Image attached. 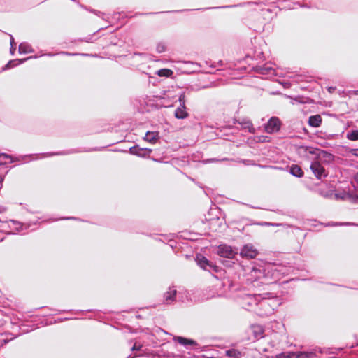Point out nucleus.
Wrapping results in <instances>:
<instances>
[{"mask_svg":"<svg viewBox=\"0 0 358 358\" xmlns=\"http://www.w3.org/2000/svg\"><path fill=\"white\" fill-rule=\"evenodd\" d=\"M275 301H276V298L273 294L270 292L262 294L258 306L254 309V312L262 317L271 315L278 304L275 303Z\"/></svg>","mask_w":358,"mask_h":358,"instance_id":"f257e3e1","label":"nucleus"},{"mask_svg":"<svg viewBox=\"0 0 358 358\" xmlns=\"http://www.w3.org/2000/svg\"><path fill=\"white\" fill-rule=\"evenodd\" d=\"M261 296L262 294H245L242 298L241 304L244 308L254 311L258 306Z\"/></svg>","mask_w":358,"mask_h":358,"instance_id":"f03ea898","label":"nucleus"},{"mask_svg":"<svg viewBox=\"0 0 358 358\" xmlns=\"http://www.w3.org/2000/svg\"><path fill=\"white\" fill-rule=\"evenodd\" d=\"M318 350L320 353H323V351L321 348H318L317 349H314L310 352H289L288 354L282 353L280 355V358H315L316 357V351Z\"/></svg>","mask_w":358,"mask_h":358,"instance_id":"7ed1b4c3","label":"nucleus"},{"mask_svg":"<svg viewBox=\"0 0 358 358\" xmlns=\"http://www.w3.org/2000/svg\"><path fill=\"white\" fill-rule=\"evenodd\" d=\"M217 254L224 258L233 259L238 254V249L227 244H221L217 248Z\"/></svg>","mask_w":358,"mask_h":358,"instance_id":"20e7f679","label":"nucleus"},{"mask_svg":"<svg viewBox=\"0 0 358 358\" xmlns=\"http://www.w3.org/2000/svg\"><path fill=\"white\" fill-rule=\"evenodd\" d=\"M178 101L180 102V106L175 110V117L177 119H185L188 116V113L185 110V95L184 92L180 95Z\"/></svg>","mask_w":358,"mask_h":358,"instance_id":"39448f33","label":"nucleus"},{"mask_svg":"<svg viewBox=\"0 0 358 358\" xmlns=\"http://www.w3.org/2000/svg\"><path fill=\"white\" fill-rule=\"evenodd\" d=\"M310 169L315 175V176L321 180L327 176V173L324 166L318 162H314L310 164Z\"/></svg>","mask_w":358,"mask_h":358,"instance_id":"423d86ee","label":"nucleus"},{"mask_svg":"<svg viewBox=\"0 0 358 358\" xmlns=\"http://www.w3.org/2000/svg\"><path fill=\"white\" fill-rule=\"evenodd\" d=\"M240 255L244 258L253 259L258 255V251L252 244L248 243L242 248Z\"/></svg>","mask_w":358,"mask_h":358,"instance_id":"0eeeda50","label":"nucleus"},{"mask_svg":"<svg viewBox=\"0 0 358 358\" xmlns=\"http://www.w3.org/2000/svg\"><path fill=\"white\" fill-rule=\"evenodd\" d=\"M280 128V120L276 117H272L265 126V130L268 134L278 131Z\"/></svg>","mask_w":358,"mask_h":358,"instance_id":"6e6552de","label":"nucleus"},{"mask_svg":"<svg viewBox=\"0 0 358 358\" xmlns=\"http://www.w3.org/2000/svg\"><path fill=\"white\" fill-rule=\"evenodd\" d=\"M248 280H251L252 282H255L264 277V270L262 269L261 266H254L251 268L248 273Z\"/></svg>","mask_w":358,"mask_h":358,"instance_id":"1a4fd4ad","label":"nucleus"},{"mask_svg":"<svg viewBox=\"0 0 358 358\" xmlns=\"http://www.w3.org/2000/svg\"><path fill=\"white\" fill-rule=\"evenodd\" d=\"M129 152L134 155L145 157L152 152V149L143 148L138 147V145H135L129 148Z\"/></svg>","mask_w":358,"mask_h":358,"instance_id":"9d476101","label":"nucleus"},{"mask_svg":"<svg viewBox=\"0 0 358 358\" xmlns=\"http://www.w3.org/2000/svg\"><path fill=\"white\" fill-rule=\"evenodd\" d=\"M35 155H22L17 157H13L12 155H10L6 153H0V158L3 157L4 159H10V162H21L22 160H25L27 158H31V159H38V157L34 158V156Z\"/></svg>","mask_w":358,"mask_h":358,"instance_id":"9b49d317","label":"nucleus"},{"mask_svg":"<svg viewBox=\"0 0 358 358\" xmlns=\"http://www.w3.org/2000/svg\"><path fill=\"white\" fill-rule=\"evenodd\" d=\"M177 291L175 289L169 288L164 295V303L166 304H171L175 301Z\"/></svg>","mask_w":358,"mask_h":358,"instance_id":"f8f14e48","label":"nucleus"},{"mask_svg":"<svg viewBox=\"0 0 358 358\" xmlns=\"http://www.w3.org/2000/svg\"><path fill=\"white\" fill-rule=\"evenodd\" d=\"M251 331L255 339H259L264 337V329L261 325L254 324L251 326Z\"/></svg>","mask_w":358,"mask_h":358,"instance_id":"ddd939ff","label":"nucleus"},{"mask_svg":"<svg viewBox=\"0 0 358 358\" xmlns=\"http://www.w3.org/2000/svg\"><path fill=\"white\" fill-rule=\"evenodd\" d=\"M8 224L9 227L13 231V234L22 231L24 226V224L14 220H10L8 222Z\"/></svg>","mask_w":358,"mask_h":358,"instance_id":"4468645a","label":"nucleus"},{"mask_svg":"<svg viewBox=\"0 0 358 358\" xmlns=\"http://www.w3.org/2000/svg\"><path fill=\"white\" fill-rule=\"evenodd\" d=\"M36 57H37L36 56H34V57H27L24 59H21L10 60L7 63V64L5 65V66L3 68V70H7V69H11L20 64L24 63V62H26L27 60H28L29 59L36 58Z\"/></svg>","mask_w":358,"mask_h":358,"instance_id":"2eb2a0df","label":"nucleus"},{"mask_svg":"<svg viewBox=\"0 0 358 358\" xmlns=\"http://www.w3.org/2000/svg\"><path fill=\"white\" fill-rule=\"evenodd\" d=\"M175 341H176L178 343H180L182 345H184L187 347V345H197V343L192 340V339H188L182 336H177L174 338Z\"/></svg>","mask_w":358,"mask_h":358,"instance_id":"dca6fc26","label":"nucleus"},{"mask_svg":"<svg viewBox=\"0 0 358 358\" xmlns=\"http://www.w3.org/2000/svg\"><path fill=\"white\" fill-rule=\"evenodd\" d=\"M18 51L20 54H27L34 52L31 45L27 42L21 43L19 45Z\"/></svg>","mask_w":358,"mask_h":358,"instance_id":"f3484780","label":"nucleus"},{"mask_svg":"<svg viewBox=\"0 0 358 358\" xmlns=\"http://www.w3.org/2000/svg\"><path fill=\"white\" fill-rule=\"evenodd\" d=\"M322 123V117L320 115H312L308 119V124L313 127H318Z\"/></svg>","mask_w":358,"mask_h":358,"instance_id":"a211bd4d","label":"nucleus"},{"mask_svg":"<svg viewBox=\"0 0 358 358\" xmlns=\"http://www.w3.org/2000/svg\"><path fill=\"white\" fill-rule=\"evenodd\" d=\"M159 138V133L157 131H148L145 134L144 139L151 143H155Z\"/></svg>","mask_w":358,"mask_h":358,"instance_id":"6ab92c4d","label":"nucleus"},{"mask_svg":"<svg viewBox=\"0 0 358 358\" xmlns=\"http://www.w3.org/2000/svg\"><path fill=\"white\" fill-rule=\"evenodd\" d=\"M289 173L292 176L297 177V178H301L303 176V171L301 169V168L299 166L296 165V164L292 165L290 167Z\"/></svg>","mask_w":358,"mask_h":358,"instance_id":"aec40b11","label":"nucleus"},{"mask_svg":"<svg viewBox=\"0 0 358 358\" xmlns=\"http://www.w3.org/2000/svg\"><path fill=\"white\" fill-rule=\"evenodd\" d=\"M196 261L197 264L203 269H206V265H208V259L201 255H197Z\"/></svg>","mask_w":358,"mask_h":358,"instance_id":"412c9836","label":"nucleus"},{"mask_svg":"<svg viewBox=\"0 0 358 358\" xmlns=\"http://www.w3.org/2000/svg\"><path fill=\"white\" fill-rule=\"evenodd\" d=\"M256 71L257 73H259L260 74L266 75V74L271 73V72L273 71V69L271 66L264 65V66H257Z\"/></svg>","mask_w":358,"mask_h":358,"instance_id":"4be33fe9","label":"nucleus"},{"mask_svg":"<svg viewBox=\"0 0 358 358\" xmlns=\"http://www.w3.org/2000/svg\"><path fill=\"white\" fill-rule=\"evenodd\" d=\"M73 152H74L72 150L66 151V152H48V153L41 154V157H52V156H55V155H69V154H71Z\"/></svg>","mask_w":358,"mask_h":358,"instance_id":"5701e85b","label":"nucleus"},{"mask_svg":"<svg viewBox=\"0 0 358 358\" xmlns=\"http://www.w3.org/2000/svg\"><path fill=\"white\" fill-rule=\"evenodd\" d=\"M173 71L168 69H162L157 71V74L160 77H169Z\"/></svg>","mask_w":358,"mask_h":358,"instance_id":"b1692460","label":"nucleus"},{"mask_svg":"<svg viewBox=\"0 0 358 358\" xmlns=\"http://www.w3.org/2000/svg\"><path fill=\"white\" fill-rule=\"evenodd\" d=\"M347 138L350 141L358 140V130H352L347 134Z\"/></svg>","mask_w":358,"mask_h":358,"instance_id":"393cba45","label":"nucleus"},{"mask_svg":"<svg viewBox=\"0 0 358 358\" xmlns=\"http://www.w3.org/2000/svg\"><path fill=\"white\" fill-rule=\"evenodd\" d=\"M166 50V45L164 42H159L157 44L156 51L158 53L164 52Z\"/></svg>","mask_w":358,"mask_h":358,"instance_id":"a878e982","label":"nucleus"},{"mask_svg":"<svg viewBox=\"0 0 358 358\" xmlns=\"http://www.w3.org/2000/svg\"><path fill=\"white\" fill-rule=\"evenodd\" d=\"M218 266H217L216 265L213 264V262L208 261V265H206V268L205 270L206 271H215V272H217L218 271Z\"/></svg>","mask_w":358,"mask_h":358,"instance_id":"bb28decb","label":"nucleus"},{"mask_svg":"<svg viewBox=\"0 0 358 358\" xmlns=\"http://www.w3.org/2000/svg\"><path fill=\"white\" fill-rule=\"evenodd\" d=\"M255 224L259 225V226H264V227H268V226H279L281 225V224H275L272 222H256Z\"/></svg>","mask_w":358,"mask_h":358,"instance_id":"cd10ccee","label":"nucleus"},{"mask_svg":"<svg viewBox=\"0 0 358 358\" xmlns=\"http://www.w3.org/2000/svg\"><path fill=\"white\" fill-rule=\"evenodd\" d=\"M59 55H72V56H74V55H78L79 54L78 53H70V52H60L58 53ZM81 55L83 56H89L90 55L89 54H80Z\"/></svg>","mask_w":358,"mask_h":358,"instance_id":"c85d7f7f","label":"nucleus"},{"mask_svg":"<svg viewBox=\"0 0 358 358\" xmlns=\"http://www.w3.org/2000/svg\"><path fill=\"white\" fill-rule=\"evenodd\" d=\"M141 348H142V345H138L137 344V343H135L134 345L132 346L131 348V350L132 351H135V350H141Z\"/></svg>","mask_w":358,"mask_h":358,"instance_id":"c756f323","label":"nucleus"},{"mask_svg":"<svg viewBox=\"0 0 358 358\" xmlns=\"http://www.w3.org/2000/svg\"><path fill=\"white\" fill-rule=\"evenodd\" d=\"M301 149L305 152H308L310 154H315V151L312 148L302 147Z\"/></svg>","mask_w":358,"mask_h":358,"instance_id":"7c9ffc66","label":"nucleus"},{"mask_svg":"<svg viewBox=\"0 0 358 358\" xmlns=\"http://www.w3.org/2000/svg\"><path fill=\"white\" fill-rule=\"evenodd\" d=\"M352 224V223H349V222H346V223H335V224H333L332 225L333 226H337V225H351Z\"/></svg>","mask_w":358,"mask_h":358,"instance_id":"2f4dec72","label":"nucleus"},{"mask_svg":"<svg viewBox=\"0 0 358 358\" xmlns=\"http://www.w3.org/2000/svg\"><path fill=\"white\" fill-rule=\"evenodd\" d=\"M16 44L14 41V38L13 37L12 35H10V46H15Z\"/></svg>","mask_w":358,"mask_h":358,"instance_id":"473e14b6","label":"nucleus"},{"mask_svg":"<svg viewBox=\"0 0 358 358\" xmlns=\"http://www.w3.org/2000/svg\"><path fill=\"white\" fill-rule=\"evenodd\" d=\"M16 50V45L15 46H10V51L12 55L14 54L15 51Z\"/></svg>","mask_w":358,"mask_h":358,"instance_id":"72a5a7b5","label":"nucleus"},{"mask_svg":"<svg viewBox=\"0 0 358 358\" xmlns=\"http://www.w3.org/2000/svg\"><path fill=\"white\" fill-rule=\"evenodd\" d=\"M4 180V176L0 175V189L2 187V182Z\"/></svg>","mask_w":358,"mask_h":358,"instance_id":"f704fd0d","label":"nucleus"},{"mask_svg":"<svg viewBox=\"0 0 358 358\" xmlns=\"http://www.w3.org/2000/svg\"><path fill=\"white\" fill-rule=\"evenodd\" d=\"M354 179L358 183V172L355 175Z\"/></svg>","mask_w":358,"mask_h":358,"instance_id":"c9c22d12","label":"nucleus"},{"mask_svg":"<svg viewBox=\"0 0 358 358\" xmlns=\"http://www.w3.org/2000/svg\"><path fill=\"white\" fill-rule=\"evenodd\" d=\"M56 55V54L50 53H50H47V54H45V55L49 56V57H52V56H54V55Z\"/></svg>","mask_w":358,"mask_h":358,"instance_id":"e433bc0d","label":"nucleus"},{"mask_svg":"<svg viewBox=\"0 0 358 358\" xmlns=\"http://www.w3.org/2000/svg\"><path fill=\"white\" fill-rule=\"evenodd\" d=\"M353 94L358 95V90L353 91Z\"/></svg>","mask_w":358,"mask_h":358,"instance_id":"4c0bfd02","label":"nucleus"},{"mask_svg":"<svg viewBox=\"0 0 358 358\" xmlns=\"http://www.w3.org/2000/svg\"><path fill=\"white\" fill-rule=\"evenodd\" d=\"M5 210V208L3 207H0V212H3Z\"/></svg>","mask_w":358,"mask_h":358,"instance_id":"58836bf2","label":"nucleus"},{"mask_svg":"<svg viewBox=\"0 0 358 358\" xmlns=\"http://www.w3.org/2000/svg\"><path fill=\"white\" fill-rule=\"evenodd\" d=\"M96 15H99V14H101V11H99L98 13H96V11L94 12Z\"/></svg>","mask_w":358,"mask_h":358,"instance_id":"ea45409f","label":"nucleus"},{"mask_svg":"<svg viewBox=\"0 0 358 358\" xmlns=\"http://www.w3.org/2000/svg\"><path fill=\"white\" fill-rule=\"evenodd\" d=\"M64 220H69V219H74V217H64Z\"/></svg>","mask_w":358,"mask_h":358,"instance_id":"a19ab883","label":"nucleus"},{"mask_svg":"<svg viewBox=\"0 0 358 358\" xmlns=\"http://www.w3.org/2000/svg\"><path fill=\"white\" fill-rule=\"evenodd\" d=\"M3 164H5V163L3 162L2 161H0V165Z\"/></svg>","mask_w":358,"mask_h":358,"instance_id":"79ce46f5","label":"nucleus"},{"mask_svg":"<svg viewBox=\"0 0 358 358\" xmlns=\"http://www.w3.org/2000/svg\"><path fill=\"white\" fill-rule=\"evenodd\" d=\"M128 358H131L130 356Z\"/></svg>","mask_w":358,"mask_h":358,"instance_id":"37998d69","label":"nucleus"},{"mask_svg":"<svg viewBox=\"0 0 358 358\" xmlns=\"http://www.w3.org/2000/svg\"><path fill=\"white\" fill-rule=\"evenodd\" d=\"M357 155H358V154H357Z\"/></svg>","mask_w":358,"mask_h":358,"instance_id":"c03bdc74","label":"nucleus"}]
</instances>
